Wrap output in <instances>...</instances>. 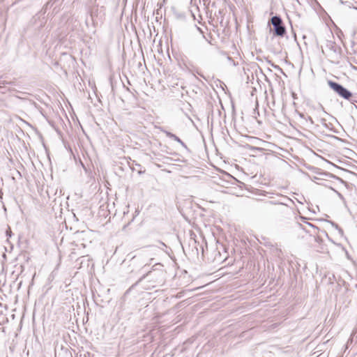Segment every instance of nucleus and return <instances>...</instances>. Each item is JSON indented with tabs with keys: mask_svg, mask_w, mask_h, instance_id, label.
Wrapping results in <instances>:
<instances>
[{
	"mask_svg": "<svg viewBox=\"0 0 357 357\" xmlns=\"http://www.w3.org/2000/svg\"><path fill=\"white\" fill-rule=\"evenodd\" d=\"M282 201H280V202L269 201L268 204H272V205H277V204L284 205L286 206H289V204L287 202L294 204V201L291 198H289L287 196H282Z\"/></svg>",
	"mask_w": 357,
	"mask_h": 357,
	"instance_id": "0eeeda50",
	"label": "nucleus"
},
{
	"mask_svg": "<svg viewBox=\"0 0 357 357\" xmlns=\"http://www.w3.org/2000/svg\"><path fill=\"white\" fill-rule=\"evenodd\" d=\"M296 1L297 2H298V3H299V1H298V0H296Z\"/></svg>",
	"mask_w": 357,
	"mask_h": 357,
	"instance_id": "b1692460",
	"label": "nucleus"
},
{
	"mask_svg": "<svg viewBox=\"0 0 357 357\" xmlns=\"http://www.w3.org/2000/svg\"><path fill=\"white\" fill-rule=\"evenodd\" d=\"M335 192L337 193V196H338V197H339L342 200H344V198L343 195H342L341 193H340L339 192H337V191H336V190H335Z\"/></svg>",
	"mask_w": 357,
	"mask_h": 357,
	"instance_id": "dca6fc26",
	"label": "nucleus"
},
{
	"mask_svg": "<svg viewBox=\"0 0 357 357\" xmlns=\"http://www.w3.org/2000/svg\"><path fill=\"white\" fill-rule=\"evenodd\" d=\"M88 12L91 16L92 21L95 22V17L98 16V7L96 6H93L89 8Z\"/></svg>",
	"mask_w": 357,
	"mask_h": 357,
	"instance_id": "1a4fd4ad",
	"label": "nucleus"
},
{
	"mask_svg": "<svg viewBox=\"0 0 357 357\" xmlns=\"http://www.w3.org/2000/svg\"><path fill=\"white\" fill-rule=\"evenodd\" d=\"M225 259H226V257L222 258L220 250H216V253H215L213 260L215 261H216L217 263H219V262L225 261Z\"/></svg>",
	"mask_w": 357,
	"mask_h": 357,
	"instance_id": "9b49d317",
	"label": "nucleus"
},
{
	"mask_svg": "<svg viewBox=\"0 0 357 357\" xmlns=\"http://www.w3.org/2000/svg\"><path fill=\"white\" fill-rule=\"evenodd\" d=\"M271 22L273 25V35L283 37L286 34V28L283 24L282 20L279 15H275L271 18Z\"/></svg>",
	"mask_w": 357,
	"mask_h": 357,
	"instance_id": "7ed1b4c3",
	"label": "nucleus"
},
{
	"mask_svg": "<svg viewBox=\"0 0 357 357\" xmlns=\"http://www.w3.org/2000/svg\"><path fill=\"white\" fill-rule=\"evenodd\" d=\"M331 176H333V177H334V178H337V179H340V178H339L337 176H333V175H332V174H331Z\"/></svg>",
	"mask_w": 357,
	"mask_h": 357,
	"instance_id": "aec40b11",
	"label": "nucleus"
},
{
	"mask_svg": "<svg viewBox=\"0 0 357 357\" xmlns=\"http://www.w3.org/2000/svg\"><path fill=\"white\" fill-rule=\"evenodd\" d=\"M306 225H308L309 227H310L312 229H313V231L312 232L311 231L307 229L304 226H303V225H301V223L298 224L300 228L303 230L306 233H308V234H313V235H316L317 234V231H318L319 230V229L315 226L314 225L307 222H306Z\"/></svg>",
	"mask_w": 357,
	"mask_h": 357,
	"instance_id": "6e6552de",
	"label": "nucleus"
},
{
	"mask_svg": "<svg viewBox=\"0 0 357 357\" xmlns=\"http://www.w3.org/2000/svg\"><path fill=\"white\" fill-rule=\"evenodd\" d=\"M328 84L330 88L333 89L336 93H337L340 97L345 100H351V101L357 102L356 99H353L354 96L352 93L340 83L332 80H328Z\"/></svg>",
	"mask_w": 357,
	"mask_h": 357,
	"instance_id": "f257e3e1",
	"label": "nucleus"
},
{
	"mask_svg": "<svg viewBox=\"0 0 357 357\" xmlns=\"http://www.w3.org/2000/svg\"><path fill=\"white\" fill-rule=\"evenodd\" d=\"M227 60L229 61V62L230 63V64H231L232 66H236L238 63H236L234 59L231 57V56H227Z\"/></svg>",
	"mask_w": 357,
	"mask_h": 357,
	"instance_id": "4468645a",
	"label": "nucleus"
},
{
	"mask_svg": "<svg viewBox=\"0 0 357 357\" xmlns=\"http://www.w3.org/2000/svg\"><path fill=\"white\" fill-rule=\"evenodd\" d=\"M305 121L306 122H310V125H313L314 123L312 118L310 116H306L305 118Z\"/></svg>",
	"mask_w": 357,
	"mask_h": 357,
	"instance_id": "ddd939ff",
	"label": "nucleus"
},
{
	"mask_svg": "<svg viewBox=\"0 0 357 357\" xmlns=\"http://www.w3.org/2000/svg\"><path fill=\"white\" fill-rule=\"evenodd\" d=\"M299 219H300L302 222H303L305 224H306V222H307V218H305V217H304V216H302V215L299 216Z\"/></svg>",
	"mask_w": 357,
	"mask_h": 357,
	"instance_id": "2eb2a0df",
	"label": "nucleus"
},
{
	"mask_svg": "<svg viewBox=\"0 0 357 357\" xmlns=\"http://www.w3.org/2000/svg\"><path fill=\"white\" fill-rule=\"evenodd\" d=\"M139 210H137V209H136V210H135V215H133V217H132V220H131L130 222H128V223L127 225H124V227H123V229H126V227H127V226H128V225L131 222H132V221L134 220L135 218L139 215Z\"/></svg>",
	"mask_w": 357,
	"mask_h": 357,
	"instance_id": "f8f14e48",
	"label": "nucleus"
},
{
	"mask_svg": "<svg viewBox=\"0 0 357 357\" xmlns=\"http://www.w3.org/2000/svg\"><path fill=\"white\" fill-rule=\"evenodd\" d=\"M144 171L139 170V171L138 172V173H139V174H142V173H144Z\"/></svg>",
	"mask_w": 357,
	"mask_h": 357,
	"instance_id": "6ab92c4d",
	"label": "nucleus"
},
{
	"mask_svg": "<svg viewBox=\"0 0 357 357\" xmlns=\"http://www.w3.org/2000/svg\"><path fill=\"white\" fill-rule=\"evenodd\" d=\"M324 52V50H323ZM325 52L328 56L333 59L338 60L341 57V47L334 41L327 40L325 45Z\"/></svg>",
	"mask_w": 357,
	"mask_h": 357,
	"instance_id": "f03ea898",
	"label": "nucleus"
},
{
	"mask_svg": "<svg viewBox=\"0 0 357 357\" xmlns=\"http://www.w3.org/2000/svg\"><path fill=\"white\" fill-rule=\"evenodd\" d=\"M162 268H163V265L162 264H160V263L155 264L152 266L151 271H148L146 274H144L142 277L139 278V279L136 282L135 285L138 284L146 278L152 277V275L153 273H155L157 276H158V277L162 276L164 275V271H163Z\"/></svg>",
	"mask_w": 357,
	"mask_h": 357,
	"instance_id": "20e7f679",
	"label": "nucleus"
},
{
	"mask_svg": "<svg viewBox=\"0 0 357 357\" xmlns=\"http://www.w3.org/2000/svg\"><path fill=\"white\" fill-rule=\"evenodd\" d=\"M146 265H144V266L142 267V268H143V269H144V268H146Z\"/></svg>",
	"mask_w": 357,
	"mask_h": 357,
	"instance_id": "4be33fe9",
	"label": "nucleus"
},
{
	"mask_svg": "<svg viewBox=\"0 0 357 357\" xmlns=\"http://www.w3.org/2000/svg\"><path fill=\"white\" fill-rule=\"evenodd\" d=\"M316 115L317 116V121L320 122L325 128H328V125L326 123V120L324 118L321 117V114H327L326 112L324 109V107L322 105L319 104V105L317 107L314 108Z\"/></svg>",
	"mask_w": 357,
	"mask_h": 357,
	"instance_id": "39448f33",
	"label": "nucleus"
},
{
	"mask_svg": "<svg viewBox=\"0 0 357 357\" xmlns=\"http://www.w3.org/2000/svg\"><path fill=\"white\" fill-rule=\"evenodd\" d=\"M160 130L164 132L166 136L170 139H174V141L178 142L183 147L187 149L186 144L176 135L173 134L172 132L167 131L163 128H160Z\"/></svg>",
	"mask_w": 357,
	"mask_h": 357,
	"instance_id": "423d86ee",
	"label": "nucleus"
},
{
	"mask_svg": "<svg viewBox=\"0 0 357 357\" xmlns=\"http://www.w3.org/2000/svg\"><path fill=\"white\" fill-rule=\"evenodd\" d=\"M201 249H202V255L204 254V248L203 246H201Z\"/></svg>",
	"mask_w": 357,
	"mask_h": 357,
	"instance_id": "412c9836",
	"label": "nucleus"
},
{
	"mask_svg": "<svg viewBox=\"0 0 357 357\" xmlns=\"http://www.w3.org/2000/svg\"><path fill=\"white\" fill-rule=\"evenodd\" d=\"M298 116H300V118L303 119V120H305V115L301 112H298Z\"/></svg>",
	"mask_w": 357,
	"mask_h": 357,
	"instance_id": "a211bd4d",
	"label": "nucleus"
},
{
	"mask_svg": "<svg viewBox=\"0 0 357 357\" xmlns=\"http://www.w3.org/2000/svg\"><path fill=\"white\" fill-rule=\"evenodd\" d=\"M337 286L340 289H342L344 292H347L349 289L348 284L344 280H339L337 282Z\"/></svg>",
	"mask_w": 357,
	"mask_h": 357,
	"instance_id": "9d476101",
	"label": "nucleus"
},
{
	"mask_svg": "<svg viewBox=\"0 0 357 357\" xmlns=\"http://www.w3.org/2000/svg\"><path fill=\"white\" fill-rule=\"evenodd\" d=\"M7 84H11L12 82H6Z\"/></svg>",
	"mask_w": 357,
	"mask_h": 357,
	"instance_id": "5701e85b",
	"label": "nucleus"
},
{
	"mask_svg": "<svg viewBox=\"0 0 357 357\" xmlns=\"http://www.w3.org/2000/svg\"><path fill=\"white\" fill-rule=\"evenodd\" d=\"M11 230H10V228L8 227V230L6 231V236H11Z\"/></svg>",
	"mask_w": 357,
	"mask_h": 357,
	"instance_id": "f3484780",
	"label": "nucleus"
}]
</instances>
